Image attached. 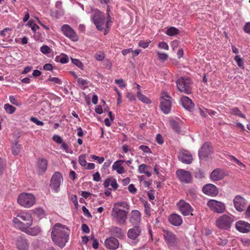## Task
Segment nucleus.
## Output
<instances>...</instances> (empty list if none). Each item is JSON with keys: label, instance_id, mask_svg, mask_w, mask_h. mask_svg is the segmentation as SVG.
<instances>
[{"label": "nucleus", "instance_id": "obj_4", "mask_svg": "<svg viewBox=\"0 0 250 250\" xmlns=\"http://www.w3.org/2000/svg\"><path fill=\"white\" fill-rule=\"evenodd\" d=\"M178 89L181 92L189 94L191 91L192 82L191 80L187 77H181L176 82Z\"/></svg>", "mask_w": 250, "mask_h": 250}, {"label": "nucleus", "instance_id": "obj_10", "mask_svg": "<svg viewBox=\"0 0 250 250\" xmlns=\"http://www.w3.org/2000/svg\"><path fill=\"white\" fill-rule=\"evenodd\" d=\"M160 108L164 114L170 112L171 108V97L167 93L163 94L160 100Z\"/></svg>", "mask_w": 250, "mask_h": 250}, {"label": "nucleus", "instance_id": "obj_32", "mask_svg": "<svg viewBox=\"0 0 250 250\" xmlns=\"http://www.w3.org/2000/svg\"><path fill=\"white\" fill-rule=\"evenodd\" d=\"M229 113L233 115L238 116L245 119L246 118V115L242 113L237 107L230 108L229 109Z\"/></svg>", "mask_w": 250, "mask_h": 250}, {"label": "nucleus", "instance_id": "obj_58", "mask_svg": "<svg viewBox=\"0 0 250 250\" xmlns=\"http://www.w3.org/2000/svg\"><path fill=\"white\" fill-rule=\"evenodd\" d=\"M204 177H205L204 173L200 170H199L198 171H196L195 173V177L196 178L202 179V178H204Z\"/></svg>", "mask_w": 250, "mask_h": 250}, {"label": "nucleus", "instance_id": "obj_13", "mask_svg": "<svg viewBox=\"0 0 250 250\" xmlns=\"http://www.w3.org/2000/svg\"><path fill=\"white\" fill-rule=\"evenodd\" d=\"M176 175L178 179L183 183L188 184L192 181V175L188 171L179 169L176 171Z\"/></svg>", "mask_w": 250, "mask_h": 250}, {"label": "nucleus", "instance_id": "obj_61", "mask_svg": "<svg viewBox=\"0 0 250 250\" xmlns=\"http://www.w3.org/2000/svg\"><path fill=\"white\" fill-rule=\"evenodd\" d=\"M126 97L130 102L136 101V98L134 95L131 92H127L126 94Z\"/></svg>", "mask_w": 250, "mask_h": 250}, {"label": "nucleus", "instance_id": "obj_45", "mask_svg": "<svg viewBox=\"0 0 250 250\" xmlns=\"http://www.w3.org/2000/svg\"><path fill=\"white\" fill-rule=\"evenodd\" d=\"M11 34V30L9 28H6L3 30L0 31V35L3 37L8 36V37Z\"/></svg>", "mask_w": 250, "mask_h": 250}, {"label": "nucleus", "instance_id": "obj_27", "mask_svg": "<svg viewBox=\"0 0 250 250\" xmlns=\"http://www.w3.org/2000/svg\"><path fill=\"white\" fill-rule=\"evenodd\" d=\"M16 247L19 250H28L29 243L26 239L23 237H20L17 240Z\"/></svg>", "mask_w": 250, "mask_h": 250}, {"label": "nucleus", "instance_id": "obj_31", "mask_svg": "<svg viewBox=\"0 0 250 250\" xmlns=\"http://www.w3.org/2000/svg\"><path fill=\"white\" fill-rule=\"evenodd\" d=\"M41 232V228L38 226H35L33 228H28L26 229V231H24L28 235L31 236H36L40 233Z\"/></svg>", "mask_w": 250, "mask_h": 250}, {"label": "nucleus", "instance_id": "obj_44", "mask_svg": "<svg viewBox=\"0 0 250 250\" xmlns=\"http://www.w3.org/2000/svg\"><path fill=\"white\" fill-rule=\"evenodd\" d=\"M78 161L80 165L83 167H85L86 165V161L85 160V155H81L79 156Z\"/></svg>", "mask_w": 250, "mask_h": 250}, {"label": "nucleus", "instance_id": "obj_42", "mask_svg": "<svg viewBox=\"0 0 250 250\" xmlns=\"http://www.w3.org/2000/svg\"><path fill=\"white\" fill-rule=\"evenodd\" d=\"M95 59L98 61H103L105 58V54L103 52H98L94 55Z\"/></svg>", "mask_w": 250, "mask_h": 250}, {"label": "nucleus", "instance_id": "obj_60", "mask_svg": "<svg viewBox=\"0 0 250 250\" xmlns=\"http://www.w3.org/2000/svg\"><path fill=\"white\" fill-rule=\"evenodd\" d=\"M115 83L119 84V86L122 88L125 87L126 86V84L124 83L122 79L115 80Z\"/></svg>", "mask_w": 250, "mask_h": 250}, {"label": "nucleus", "instance_id": "obj_48", "mask_svg": "<svg viewBox=\"0 0 250 250\" xmlns=\"http://www.w3.org/2000/svg\"><path fill=\"white\" fill-rule=\"evenodd\" d=\"M150 42H151V41H150V40H147L146 42L141 41L139 42L138 45L140 47H142L145 49V48H147L148 46V45Z\"/></svg>", "mask_w": 250, "mask_h": 250}, {"label": "nucleus", "instance_id": "obj_57", "mask_svg": "<svg viewBox=\"0 0 250 250\" xmlns=\"http://www.w3.org/2000/svg\"><path fill=\"white\" fill-rule=\"evenodd\" d=\"M114 90L117 94V104L119 105L122 103V94L116 87L114 88Z\"/></svg>", "mask_w": 250, "mask_h": 250}, {"label": "nucleus", "instance_id": "obj_19", "mask_svg": "<svg viewBox=\"0 0 250 250\" xmlns=\"http://www.w3.org/2000/svg\"><path fill=\"white\" fill-rule=\"evenodd\" d=\"M142 231V229L140 227L135 226L128 230L127 236L131 240H136L141 235Z\"/></svg>", "mask_w": 250, "mask_h": 250}, {"label": "nucleus", "instance_id": "obj_28", "mask_svg": "<svg viewBox=\"0 0 250 250\" xmlns=\"http://www.w3.org/2000/svg\"><path fill=\"white\" fill-rule=\"evenodd\" d=\"M183 107L187 110L191 111L194 108V104L191 99L187 96L182 97L181 99Z\"/></svg>", "mask_w": 250, "mask_h": 250}, {"label": "nucleus", "instance_id": "obj_1", "mask_svg": "<svg viewBox=\"0 0 250 250\" xmlns=\"http://www.w3.org/2000/svg\"><path fill=\"white\" fill-rule=\"evenodd\" d=\"M70 233V230L67 227L61 223H56L52 228V240L56 245L62 248L68 242Z\"/></svg>", "mask_w": 250, "mask_h": 250}, {"label": "nucleus", "instance_id": "obj_9", "mask_svg": "<svg viewBox=\"0 0 250 250\" xmlns=\"http://www.w3.org/2000/svg\"><path fill=\"white\" fill-rule=\"evenodd\" d=\"M176 206L178 208L180 212L184 216H188L193 214L192 212L193 211L194 209L191 205L188 202H186L184 200H180L176 203Z\"/></svg>", "mask_w": 250, "mask_h": 250}, {"label": "nucleus", "instance_id": "obj_3", "mask_svg": "<svg viewBox=\"0 0 250 250\" xmlns=\"http://www.w3.org/2000/svg\"><path fill=\"white\" fill-rule=\"evenodd\" d=\"M234 221V217L232 215L224 214L216 220V226L219 229L229 230Z\"/></svg>", "mask_w": 250, "mask_h": 250}, {"label": "nucleus", "instance_id": "obj_51", "mask_svg": "<svg viewBox=\"0 0 250 250\" xmlns=\"http://www.w3.org/2000/svg\"><path fill=\"white\" fill-rule=\"evenodd\" d=\"M145 212L147 215H150V205L147 202H145L144 203Z\"/></svg>", "mask_w": 250, "mask_h": 250}, {"label": "nucleus", "instance_id": "obj_6", "mask_svg": "<svg viewBox=\"0 0 250 250\" xmlns=\"http://www.w3.org/2000/svg\"><path fill=\"white\" fill-rule=\"evenodd\" d=\"M162 231L165 241L169 248L178 245L179 239L173 232L166 229H163Z\"/></svg>", "mask_w": 250, "mask_h": 250}, {"label": "nucleus", "instance_id": "obj_8", "mask_svg": "<svg viewBox=\"0 0 250 250\" xmlns=\"http://www.w3.org/2000/svg\"><path fill=\"white\" fill-rule=\"evenodd\" d=\"M63 181L62 174L59 172L54 173L50 179V186L54 192H58L60 187Z\"/></svg>", "mask_w": 250, "mask_h": 250}, {"label": "nucleus", "instance_id": "obj_11", "mask_svg": "<svg viewBox=\"0 0 250 250\" xmlns=\"http://www.w3.org/2000/svg\"><path fill=\"white\" fill-rule=\"evenodd\" d=\"M207 206L210 209L217 213H222L226 209L223 203L215 200H209L207 203Z\"/></svg>", "mask_w": 250, "mask_h": 250}, {"label": "nucleus", "instance_id": "obj_62", "mask_svg": "<svg viewBox=\"0 0 250 250\" xmlns=\"http://www.w3.org/2000/svg\"><path fill=\"white\" fill-rule=\"evenodd\" d=\"M82 209L84 215L85 216H86L87 217H92V216H91V214L90 213V212H89L88 209H87V208L85 206H83Z\"/></svg>", "mask_w": 250, "mask_h": 250}, {"label": "nucleus", "instance_id": "obj_26", "mask_svg": "<svg viewBox=\"0 0 250 250\" xmlns=\"http://www.w3.org/2000/svg\"><path fill=\"white\" fill-rule=\"evenodd\" d=\"M13 222L16 228L20 229L24 232L26 231V229L30 227L28 225H25V223L21 220L17 216L13 219Z\"/></svg>", "mask_w": 250, "mask_h": 250}, {"label": "nucleus", "instance_id": "obj_20", "mask_svg": "<svg viewBox=\"0 0 250 250\" xmlns=\"http://www.w3.org/2000/svg\"><path fill=\"white\" fill-rule=\"evenodd\" d=\"M235 228L237 230L242 233H247L250 231V224L244 221H238L235 223Z\"/></svg>", "mask_w": 250, "mask_h": 250}, {"label": "nucleus", "instance_id": "obj_55", "mask_svg": "<svg viewBox=\"0 0 250 250\" xmlns=\"http://www.w3.org/2000/svg\"><path fill=\"white\" fill-rule=\"evenodd\" d=\"M229 159L231 162L236 163L239 166L245 167V165L243 163L233 156H230Z\"/></svg>", "mask_w": 250, "mask_h": 250}, {"label": "nucleus", "instance_id": "obj_36", "mask_svg": "<svg viewBox=\"0 0 250 250\" xmlns=\"http://www.w3.org/2000/svg\"><path fill=\"white\" fill-rule=\"evenodd\" d=\"M22 148V146L21 145L18 144L17 143L15 144L12 147V153L14 155H17L20 152L21 149Z\"/></svg>", "mask_w": 250, "mask_h": 250}, {"label": "nucleus", "instance_id": "obj_25", "mask_svg": "<svg viewBox=\"0 0 250 250\" xmlns=\"http://www.w3.org/2000/svg\"><path fill=\"white\" fill-rule=\"evenodd\" d=\"M141 220V214L137 210H133L131 212L129 221L133 225H138Z\"/></svg>", "mask_w": 250, "mask_h": 250}, {"label": "nucleus", "instance_id": "obj_23", "mask_svg": "<svg viewBox=\"0 0 250 250\" xmlns=\"http://www.w3.org/2000/svg\"><path fill=\"white\" fill-rule=\"evenodd\" d=\"M17 216L21 220L25 223V225H28L30 227L33 223V220L30 213L26 212H22L19 213Z\"/></svg>", "mask_w": 250, "mask_h": 250}, {"label": "nucleus", "instance_id": "obj_38", "mask_svg": "<svg viewBox=\"0 0 250 250\" xmlns=\"http://www.w3.org/2000/svg\"><path fill=\"white\" fill-rule=\"evenodd\" d=\"M4 108L5 111L10 114L13 113L16 110V108L9 104H5L4 105Z\"/></svg>", "mask_w": 250, "mask_h": 250}, {"label": "nucleus", "instance_id": "obj_56", "mask_svg": "<svg viewBox=\"0 0 250 250\" xmlns=\"http://www.w3.org/2000/svg\"><path fill=\"white\" fill-rule=\"evenodd\" d=\"M139 149L143 151L144 152L146 153H151L150 149L149 148L148 146L145 145H141L139 146Z\"/></svg>", "mask_w": 250, "mask_h": 250}, {"label": "nucleus", "instance_id": "obj_2", "mask_svg": "<svg viewBox=\"0 0 250 250\" xmlns=\"http://www.w3.org/2000/svg\"><path fill=\"white\" fill-rule=\"evenodd\" d=\"M35 196L30 193L22 192L20 194L17 198L18 203L25 208H30L36 203Z\"/></svg>", "mask_w": 250, "mask_h": 250}, {"label": "nucleus", "instance_id": "obj_53", "mask_svg": "<svg viewBox=\"0 0 250 250\" xmlns=\"http://www.w3.org/2000/svg\"><path fill=\"white\" fill-rule=\"evenodd\" d=\"M47 81H51V82H53V83H55L58 84H60L62 83L61 81L58 78H57V77H50L46 80V82H47Z\"/></svg>", "mask_w": 250, "mask_h": 250}, {"label": "nucleus", "instance_id": "obj_40", "mask_svg": "<svg viewBox=\"0 0 250 250\" xmlns=\"http://www.w3.org/2000/svg\"><path fill=\"white\" fill-rule=\"evenodd\" d=\"M156 54L158 57V59L162 62H165L166 61L168 57V55L166 53H160V52L157 51L156 52Z\"/></svg>", "mask_w": 250, "mask_h": 250}, {"label": "nucleus", "instance_id": "obj_12", "mask_svg": "<svg viewBox=\"0 0 250 250\" xmlns=\"http://www.w3.org/2000/svg\"><path fill=\"white\" fill-rule=\"evenodd\" d=\"M61 31L64 36L72 41L77 42L79 40V36L69 25L63 24L61 27Z\"/></svg>", "mask_w": 250, "mask_h": 250}, {"label": "nucleus", "instance_id": "obj_37", "mask_svg": "<svg viewBox=\"0 0 250 250\" xmlns=\"http://www.w3.org/2000/svg\"><path fill=\"white\" fill-rule=\"evenodd\" d=\"M56 59L62 64L66 63L69 61L68 57L64 54H62L61 57H57Z\"/></svg>", "mask_w": 250, "mask_h": 250}, {"label": "nucleus", "instance_id": "obj_52", "mask_svg": "<svg viewBox=\"0 0 250 250\" xmlns=\"http://www.w3.org/2000/svg\"><path fill=\"white\" fill-rule=\"evenodd\" d=\"M158 46L159 48L164 49L166 50H168L169 49V46L168 44L164 42H162L159 43Z\"/></svg>", "mask_w": 250, "mask_h": 250}, {"label": "nucleus", "instance_id": "obj_17", "mask_svg": "<svg viewBox=\"0 0 250 250\" xmlns=\"http://www.w3.org/2000/svg\"><path fill=\"white\" fill-rule=\"evenodd\" d=\"M233 204L235 209L238 211H242L245 209L246 202L245 199L239 195L235 197Z\"/></svg>", "mask_w": 250, "mask_h": 250}, {"label": "nucleus", "instance_id": "obj_18", "mask_svg": "<svg viewBox=\"0 0 250 250\" xmlns=\"http://www.w3.org/2000/svg\"><path fill=\"white\" fill-rule=\"evenodd\" d=\"M225 176L224 170L221 168L213 170L210 174V178L212 181H218L223 179Z\"/></svg>", "mask_w": 250, "mask_h": 250}, {"label": "nucleus", "instance_id": "obj_14", "mask_svg": "<svg viewBox=\"0 0 250 250\" xmlns=\"http://www.w3.org/2000/svg\"><path fill=\"white\" fill-rule=\"evenodd\" d=\"M203 193L210 196H216L219 193L218 188L212 184L205 185L202 188Z\"/></svg>", "mask_w": 250, "mask_h": 250}, {"label": "nucleus", "instance_id": "obj_63", "mask_svg": "<svg viewBox=\"0 0 250 250\" xmlns=\"http://www.w3.org/2000/svg\"><path fill=\"white\" fill-rule=\"evenodd\" d=\"M111 182H110V185L114 189H116L118 188V185L115 179H111Z\"/></svg>", "mask_w": 250, "mask_h": 250}, {"label": "nucleus", "instance_id": "obj_15", "mask_svg": "<svg viewBox=\"0 0 250 250\" xmlns=\"http://www.w3.org/2000/svg\"><path fill=\"white\" fill-rule=\"evenodd\" d=\"M178 159L183 163L186 164H190L193 160L192 155L188 150H183L180 152Z\"/></svg>", "mask_w": 250, "mask_h": 250}, {"label": "nucleus", "instance_id": "obj_64", "mask_svg": "<svg viewBox=\"0 0 250 250\" xmlns=\"http://www.w3.org/2000/svg\"><path fill=\"white\" fill-rule=\"evenodd\" d=\"M244 30L246 33L250 34V22L246 23L244 27Z\"/></svg>", "mask_w": 250, "mask_h": 250}, {"label": "nucleus", "instance_id": "obj_43", "mask_svg": "<svg viewBox=\"0 0 250 250\" xmlns=\"http://www.w3.org/2000/svg\"><path fill=\"white\" fill-rule=\"evenodd\" d=\"M34 212L35 214H36L39 217H42L44 214L43 209L41 208H36L34 210Z\"/></svg>", "mask_w": 250, "mask_h": 250}, {"label": "nucleus", "instance_id": "obj_5", "mask_svg": "<svg viewBox=\"0 0 250 250\" xmlns=\"http://www.w3.org/2000/svg\"><path fill=\"white\" fill-rule=\"evenodd\" d=\"M128 211L122 208L113 207L111 211L112 218L120 225H125L126 223Z\"/></svg>", "mask_w": 250, "mask_h": 250}, {"label": "nucleus", "instance_id": "obj_35", "mask_svg": "<svg viewBox=\"0 0 250 250\" xmlns=\"http://www.w3.org/2000/svg\"><path fill=\"white\" fill-rule=\"evenodd\" d=\"M137 97L139 100L146 104L151 103V101L145 95H143L140 91H138Z\"/></svg>", "mask_w": 250, "mask_h": 250}, {"label": "nucleus", "instance_id": "obj_16", "mask_svg": "<svg viewBox=\"0 0 250 250\" xmlns=\"http://www.w3.org/2000/svg\"><path fill=\"white\" fill-rule=\"evenodd\" d=\"M104 244L107 249L116 250L119 247V240L114 237H109L106 239Z\"/></svg>", "mask_w": 250, "mask_h": 250}, {"label": "nucleus", "instance_id": "obj_33", "mask_svg": "<svg viewBox=\"0 0 250 250\" xmlns=\"http://www.w3.org/2000/svg\"><path fill=\"white\" fill-rule=\"evenodd\" d=\"M113 207L121 208H123L124 210L128 211L129 209V205L125 202H116L114 204Z\"/></svg>", "mask_w": 250, "mask_h": 250}, {"label": "nucleus", "instance_id": "obj_30", "mask_svg": "<svg viewBox=\"0 0 250 250\" xmlns=\"http://www.w3.org/2000/svg\"><path fill=\"white\" fill-rule=\"evenodd\" d=\"M149 167L147 165L143 164L140 165L138 167V171L139 173L141 174H146L148 177H150L151 176V173L149 170Z\"/></svg>", "mask_w": 250, "mask_h": 250}, {"label": "nucleus", "instance_id": "obj_34", "mask_svg": "<svg viewBox=\"0 0 250 250\" xmlns=\"http://www.w3.org/2000/svg\"><path fill=\"white\" fill-rule=\"evenodd\" d=\"M179 33V30L174 27H170L166 32V34L169 36H173Z\"/></svg>", "mask_w": 250, "mask_h": 250}, {"label": "nucleus", "instance_id": "obj_59", "mask_svg": "<svg viewBox=\"0 0 250 250\" xmlns=\"http://www.w3.org/2000/svg\"><path fill=\"white\" fill-rule=\"evenodd\" d=\"M30 120L38 125H43L44 123L35 117H31Z\"/></svg>", "mask_w": 250, "mask_h": 250}, {"label": "nucleus", "instance_id": "obj_24", "mask_svg": "<svg viewBox=\"0 0 250 250\" xmlns=\"http://www.w3.org/2000/svg\"><path fill=\"white\" fill-rule=\"evenodd\" d=\"M168 221L174 226H180L183 223L181 216L176 213L170 215L168 217Z\"/></svg>", "mask_w": 250, "mask_h": 250}, {"label": "nucleus", "instance_id": "obj_49", "mask_svg": "<svg viewBox=\"0 0 250 250\" xmlns=\"http://www.w3.org/2000/svg\"><path fill=\"white\" fill-rule=\"evenodd\" d=\"M234 60L237 62V65L240 67H242L243 66L244 62L243 60L239 56H236L234 57Z\"/></svg>", "mask_w": 250, "mask_h": 250}, {"label": "nucleus", "instance_id": "obj_39", "mask_svg": "<svg viewBox=\"0 0 250 250\" xmlns=\"http://www.w3.org/2000/svg\"><path fill=\"white\" fill-rule=\"evenodd\" d=\"M187 195L191 198L194 199L197 197V191L195 188H191L188 190Z\"/></svg>", "mask_w": 250, "mask_h": 250}, {"label": "nucleus", "instance_id": "obj_22", "mask_svg": "<svg viewBox=\"0 0 250 250\" xmlns=\"http://www.w3.org/2000/svg\"><path fill=\"white\" fill-rule=\"evenodd\" d=\"M211 147L208 143H205L202 146L199 152V156L200 159H203L207 157L211 153Z\"/></svg>", "mask_w": 250, "mask_h": 250}, {"label": "nucleus", "instance_id": "obj_50", "mask_svg": "<svg viewBox=\"0 0 250 250\" xmlns=\"http://www.w3.org/2000/svg\"><path fill=\"white\" fill-rule=\"evenodd\" d=\"M72 62L80 68H82L83 66V63L78 59L71 58Z\"/></svg>", "mask_w": 250, "mask_h": 250}, {"label": "nucleus", "instance_id": "obj_29", "mask_svg": "<svg viewBox=\"0 0 250 250\" xmlns=\"http://www.w3.org/2000/svg\"><path fill=\"white\" fill-rule=\"evenodd\" d=\"M124 160H120L115 162L112 166V170H116L118 174H123L125 172V168L123 167Z\"/></svg>", "mask_w": 250, "mask_h": 250}, {"label": "nucleus", "instance_id": "obj_47", "mask_svg": "<svg viewBox=\"0 0 250 250\" xmlns=\"http://www.w3.org/2000/svg\"><path fill=\"white\" fill-rule=\"evenodd\" d=\"M9 101L12 104L18 106L21 104L18 101L16 97L14 96H9Z\"/></svg>", "mask_w": 250, "mask_h": 250}, {"label": "nucleus", "instance_id": "obj_54", "mask_svg": "<svg viewBox=\"0 0 250 250\" xmlns=\"http://www.w3.org/2000/svg\"><path fill=\"white\" fill-rule=\"evenodd\" d=\"M53 140L57 144H62L63 140L61 137L59 135H55L52 137Z\"/></svg>", "mask_w": 250, "mask_h": 250}, {"label": "nucleus", "instance_id": "obj_7", "mask_svg": "<svg viewBox=\"0 0 250 250\" xmlns=\"http://www.w3.org/2000/svg\"><path fill=\"white\" fill-rule=\"evenodd\" d=\"M92 21L96 28L100 31L103 30L104 27L105 16L103 13L99 10H96L92 16Z\"/></svg>", "mask_w": 250, "mask_h": 250}, {"label": "nucleus", "instance_id": "obj_46", "mask_svg": "<svg viewBox=\"0 0 250 250\" xmlns=\"http://www.w3.org/2000/svg\"><path fill=\"white\" fill-rule=\"evenodd\" d=\"M41 52L44 54H47L51 52L50 48L47 45H43L40 48Z\"/></svg>", "mask_w": 250, "mask_h": 250}, {"label": "nucleus", "instance_id": "obj_41", "mask_svg": "<svg viewBox=\"0 0 250 250\" xmlns=\"http://www.w3.org/2000/svg\"><path fill=\"white\" fill-rule=\"evenodd\" d=\"M170 125L172 128L177 132L180 131V127L179 125V124L174 120H172L170 122Z\"/></svg>", "mask_w": 250, "mask_h": 250}, {"label": "nucleus", "instance_id": "obj_21", "mask_svg": "<svg viewBox=\"0 0 250 250\" xmlns=\"http://www.w3.org/2000/svg\"><path fill=\"white\" fill-rule=\"evenodd\" d=\"M47 161L45 159H38L36 169L39 175H42L45 172L47 167Z\"/></svg>", "mask_w": 250, "mask_h": 250}]
</instances>
